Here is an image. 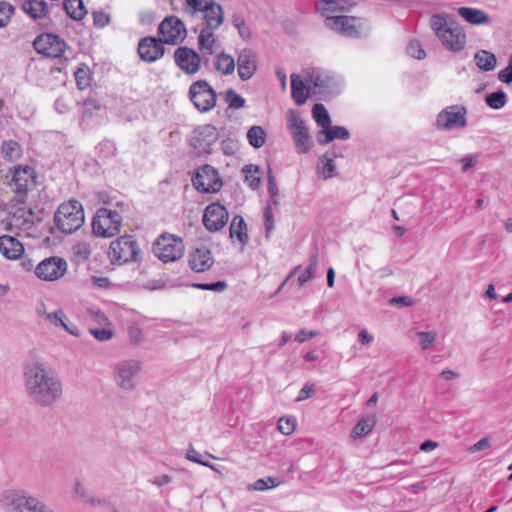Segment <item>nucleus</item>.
<instances>
[{
  "instance_id": "59",
  "label": "nucleus",
  "mask_w": 512,
  "mask_h": 512,
  "mask_svg": "<svg viewBox=\"0 0 512 512\" xmlns=\"http://www.w3.org/2000/svg\"><path fill=\"white\" fill-rule=\"evenodd\" d=\"M109 15L102 11L93 12V22L96 27L103 28L109 24Z\"/></svg>"
},
{
  "instance_id": "23",
  "label": "nucleus",
  "mask_w": 512,
  "mask_h": 512,
  "mask_svg": "<svg viewBox=\"0 0 512 512\" xmlns=\"http://www.w3.org/2000/svg\"><path fill=\"white\" fill-rule=\"evenodd\" d=\"M257 68V54L252 49H242L237 55V70L239 78L242 81L251 79L256 73Z\"/></svg>"
},
{
  "instance_id": "9",
  "label": "nucleus",
  "mask_w": 512,
  "mask_h": 512,
  "mask_svg": "<svg viewBox=\"0 0 512 512\" xmlns=\"http://www.w3.org/2000/svg\"><path fill=\"white\" fill-rule=\"evenodd\" d=\"M287 128L293 138L298 153L306 154L311 149V137L305 121L295 111L287 113Z\"/></svg>"
},
{
  "instance_id": "24",
  "label": "nucleus",
  "mask_w": 512,
  "mask_h": 512,
  "mask_svg": "<svg viewBox=\"0 0 512 512\" xmlns=\"http://www.w3.org/2000/svg\"><path fill=\"white\" fill-rule=\"evenodd\" d=\"M32 212L25 207L15 208L7 218L6 228L9 230H29L33 226Z\"/></svg>"
},
{
  "instance_id": "29",
  "label": "nucleus",
  "mask_w": 512,
  "mask_h": 512,
  "mask_svg": "<svg viewBox=\"0 0 512 512\" xmlns=\"http://www.w3.org/2000/svg\"><path fill=\"white\" fill-rule=\"evenodd\" d=\"M350 137L349 131L343 126H331L321 129L317 134V140L321 145H327L335 139L346 140Z\"/></svg>"
},
{
  "instance_id": "21",
  "label": "nucleus",
  "mask_w": 512,
  "mask_h": 512,
  "mask_svg": "<svg viewBox=\"0 0 512 512\" xmlns=\"http://www.w3.org/2000/svg\"><path fill=\"white\" fill-rule=\"evenodd\" d=\"M37 313L41 316L45 321H47L50 325L54 327H62L69 334L80 337L81 332L77 325L68 324L66 322V316L62 309H57L52 312H47L45 305L41 304L37 308Z\"/></svg>"
},
{
  "instance_id": "13",
  "label": "nucleus",
  "mask_w": 512,
  "mask_h": 512,
  "mask_svg": "<svg viewBox=\"0 0 512 512\" xmlns=\"http://www.w3.org/2000/svg\"><path fill=\"white\" fill-rule=\"evenodd\" d=\"M7 512H55L38 498L28 494H15L7 504Z\"/></svg>"
},
{
  "instance_id": "34",
  "label": "nucleus",
  "mask_w": 512,
  "mask_h": 512,
  "mask_svg": "<svg viewBox=\"0 0 512 512\" xmlns=\"http://www.w3.org/2000/svg\"><path fill=\"white\" fill-rule=\"evenodd\" d=\"M218 139V132L215 126L207 124L199 128L196 140L199 146L206 150Z\"/></svg>"
},
{
  "instance_id": "61",
  "label": "nucleus",
  "mask_w": 512,
  "mask_h": 512,
  "mask_svg": "<svg viewBox=\"0 0 512 512\" xmlns=\"http://www.w3.org/2000/svg\"><path fill=\"white\" fill-rule=\"evenodd\" d=\"M55 109L60 114L67 113L70 109V101L63 96L58 97L55 101Z\"/></svg>"
},
{
  "instance_id": "51",
  "label": "nucleus",
  "mask_w": 512,
  "mask_h": 512,
  "mask_svg": "<svg viewBox=\"0 0 512 512\" xmlns=\"http://www.w3.org/2000/svg\"><path fill=\"white\" fill-rule=\"evenodd\" d=\"M211 0H185L184 10L190 15L201 12Z\"/></svg>"
},
{
  "instance_id": "55",
  "label": "nucleus",
  "mask_w": 512,
  "mask_h": 512,
  "mask_svg": "<svg viewBox=\"0 0 512 512\" xmlns=\"http://www.w3.org/2000/svg\"><path fill=\"white\" fill-rule=\"evenodd\" d=\"M13 12L14 8L12 5L7 2H0V27L8 24Z\"/></svg>"
},
{
  "instance_id": "62",
  "label": "nucleus",
  "mask_w": 512,
  "mask_h": 512,
  "mask_svg": "<svg viewBox=\"0 0 512 512\" xmlns=\"http://www.w3.org/2000/svg\"><path fill=\"white\" fill-rule=\"evenodd\" d=\"M129 337L132 343L139 344L143 340V333L141 329L136 326L132 325L128 329Z\"/></svg>"
},
{
  "instance_id": "7",
  "label": "nucleus",
  "mask_w": 512,
  "mask_h": 512,
  "mask_svg": "<svg viewBox=\"0 0 512 512\" xmlns=\"http://www.w3.org/2000/svg\"><path fill=\"white\" fill-rule=\"evenodd\" d=\"M327 28L350 38H358L369 31L367 22L362 18L340 15L338 18L329 17Z\"/></svg>"
},
{
  "instance_id": "18",
  "label": "nucleus",
  "mask_w": 512,
  "mask_h": 512,
  "mask_svg": "<svg viewBox=\"0 0 512 512\" xmlns=\"http://www.w3.org/2000/svg\"><path fill=\"white\" fill-rule=\"evenodd\" d=\"M67 271V263L63 258L51 257L41 261L36 267V275L45 281H55Z\"/></svg>"
},
{
  "instance_id": "49",
  "label": "nucleus",
  "mask_w": 512,
  "mask_h": 512,
  "mask_svg": "<svg viewBox=\"0 0 512 512\" xmlns=\"http://www.w3.org/2000/svg\"><path fill=\"white\" fill-rule=\"evenodd\" d=\"M75 79L79 89L83 90L87 88L91 80L89 68L86 66L78 68L75 72Z\"/></svg>"
},
{
  "instance_id": "45",
  "label": "nucleus",
  "mask_w": 512,
  "mask_h": 512,
  "mask_svg": "<svg viewBox=\"0 0 512 512\" xmlns=\"http://www.w3.org/2000/svg\"><path fill=\"white\" fill-rule=\"evenodd\" d=\"M232 24L237 29L239 36L243 40H249L252 37L251 27L242 15L234 14L232 17Z\"/></svg>"
},
{
  "instance_id": "52",
  "label": "nucleus",
  "mask_w": 512,
  "mask_h": 512,
  "mask_svg": "<svg viewBox=\"0 0 512 512\" xmlns=\"http://www.w3.org/2000/svg\"><path fill=\"white\" fill-rule=\"evenodd\" d=\"M89 333L101 342L110 340L114 335L112 328L106 326L103 328H89Z\"/></svg>"
},
{
  "instance_id": "40",
  "label": "nucleus",
  "mask_w": 512,
  "mask_h": 512,
  "mask_svg": "<svg viewBox=\"0 0 512 512\" xmlns=\"http://www.w3.org/2000/svg\"><path fill=\"white\" fill-rule=\"evenodd\" d=\"M376 424V419L374 416L372 417H364L361 418L358 423L353 427L352 437L353 438H361L364 435H367L372 431Z\"/></svg>"
},
{
  "instance_id": "39",
  "label": "nucleus",
  "mask_w": 512,
  "mask_h": 512,
  "mask_svg": "<svg viewBox=\"0 0 512 512\" xmlns=\"http://www.w3.org/2000/svg\"><path fill=\"white\" fill-rule=\"evenodd\" d=\"M22 150L18 142L14 140H5L1 145V154L3 158L9 161H15L21 156Z\"/></svg>"
},
{
  "instance_id": "8",
  "label": "nucleus",
  "mask_w": 512,
  "mask_h": 512,
  "mask_svg": "<svg viewBox=\"0 0 512 512\" xmlns=\"http://www.w3.org/2000/svg\"><path fill=\"white\" fill-rule=\"evenodd\" d=\"M138 244L130 236H121L110 243L109 258L113 264H125L137 261L139 256Z\"/></svg>"
},
{
  "instance_id": "60",
  "label": "nucleus",
  "mask_w": 512,
  "mask_h": 512,
  "mask_svg": "<svg viewBox=\"0 0 512 512\" xmlns=\"http://www.w3.org/2000/svg\"><path fill=\"white\" fill-rule=\"evenodd\" d=\"M89 314L97 324L103 326L111 325L108 317L101 310H90Z\"/></svg>"
},
{
  "instance_id": "22",
  "label": "nucleus",
  "mask_w": 512,
  "mask_h": 512,
  "mask_svg": "<svg viewBox=\"0 0 512 512\" xmlns=\"http://www.w3.org/2000/svg\"><path fill=\"white\" fill-rule=\"evenodd\" d=\"M185 246L180 237L162 234V263L174 262L184 255Z\"/></svg>"
},
{
  "instance_id": "41",
  "label": "nucleus",
  "mask_w": 512,
  "mask_h": 512,
  "mask_svg": "<svg viewBox=\"0 0 512 512\" xmlns=\"http://www.w3.org/2000/svg\"><path fill=\"white\" fill-rule=\"evenodd\" d=\"M215 67L221 74L230 75L235 70V60L229 54L221 53L216 58Z\"/></svg>"
},
{
  "instance_id": "56",
  "label": "nucleus",
  "mask_w": 512,
  "mask_h": 512,
  "mask_svg": "<svg viewBox=\"0 0 512 512\" xmlns=\"http://www.w3.org/2000/svg\"><path fill=\"white\" fill-rule=\"evenodd\" d=\"M407 53L415 59H423L426 54L418 41H411L407 46Z\"/></svg>"
},
{
  "instance_id": "33",
  "label": "nucleus",
  "mask_w": 512,
  "mask_h": 512,
  "mask_svg": "<svg viewBox=\"0 0 512 512\" xmlns=\"http://www.w3.org/2000/svg\"><path fill=\"white\" fill-rule=\"evenodd\" d=\"M291 90L292 97L298 105H302L307 101L309 92L311 91L305 80L295 74L291 75Z\"/></svg>"
},
{
  "instance_id": "43",
  "label": "nucleus",
  "mask_w": 512,
  "mask_h": 512,
  "mask_svg": "<svg viewBox=\"0 0 512 512\" xmlns=\"http://www.w3.org/2000/svg\"><path fill=\"white\" fill-rule=\"evenodd\" d=\"M312 117L316 124L322 129L326 128L331 123L330 115L323 104H315L312 109Z\"/></svg>"
},
{
  "instance_id": "2",
  "label": "nucleus",
  "mask_w": 512,
  "mask_h": 512,
  "mask_svg": "<svg viewBox=\"0 0 512 512\" xmlns=\"http://www.w3.org/2000/svg\"><path fill=\"white\" fill-rule=\"evenodd\" d=\"M430 26L441 44L451 52L462 51L467 43L463 27L445 13L433 14Z\"/></svg>"
},
{
  "instance_id": "46",
  "label": "nucleus",
  "mask_w": 512,
  "mask_h": 512,
  "mask_svg": "<svg viewBox=\"0 0 512 512\" xmlns=\"http://www.w3.org/2000/svg\"><path fill=\"white\" fill-rule=\"evenodd\" d=\"M416 335L420 338L419 345L423 351L431 349L437 340L436 331H419Z\"/></svg>"
},
{
  "instance_id": "4",
  "label": "nucleus",
  "mask_w": 512,
  "mask_h": 512,
  "mask_svg": "<svg viewBox=\"0 0 512 512\" xmlns=\"http://www.w3.org/2000/svg\"><path fill=\"white\" fill-rule=\"evenodd\" d=\"M54 222L62 233H74L84 223L82 204L77 200L62 203L55 212Z\"/></svg>"
},
{
  "instance_id": "15",
  "label": "nucleus",
  "mask_w": 512,
  "mask_h": 512,
  "mask_svg": "<svg viewBox=\"0 0 512 512\" xmlns=\"http://www.w3.org/2000/svg\"><path fill=\"white\" fill-rule=\"evenodd\" d=\"M229 214L225 206L215 202L209 204L203 214V224L210 232L221 230L228 222Z\"/></svg>"
},
{
  "instance_id": "64",
  "label": "nucleus",
  "mask_w": 512,
  "mask_h": 512,
  "mask_svg": "<svg viewBox=\"0 0 512 512\" xmlns=\"http://www.w3.org/2000/svg\"><path fill=\"white\" fill-rule=\"evenodd\" d=\"M318 335V332L315 330L307 331L304 329H301L295 336V340L299 343H303L307 341L310 338L316 337Z\"/></svg>"
},
{
  "instance_id": "35",
  "label": "nucleus",
  "mask_w": 512,
  "mask_h": 512,
  "mask_svg": "<svg viewBox=\"0 0 512 512\" xmlns=\"http://www.w3.org/2000/svg\"><path fill=\"white\" fill-rule=\"evenodd\" d=\"M102 115V107L100 103L93 99L88 98L83 102L82 123L89 124L91 121L97 122Z\"/></svg>"
},
{
  "instance_id": "58",
  "label": "nucleus",
  "mask_w": 512,
  "mask_h": 512,
  "mask_svg": "<svg viewBox=\"0 0 512 512\" xmlns=\"http://www.w3.org/2000/svg\"><path fill=\"white\" fill-rule=\"evenodd\" d=\"M267 190H268V193L270 194V197H271V201L273 202V204H278V187H277V184L275 182V178L274 176L272 175V172L271 170H269V173H268V185H267Z\"/></svg>"
},
{
  "instance_id": "26",
  "label": "nucleus",
  "mask_w": 512,
  "mask_h": 512,
  "mask_svg": "<svg viewBox=\"0 0 512 512\" xmlns=\"http://www.w3.org/2000/svg\"><path fill=\"white\" fill-rule=\"evenodd\" d=\"M0 253L9 260H17L24 253L23 244L10 235L0 236Z\"/></svg>"
},
{
  "instance_id": "38",
  "label": "nucleus",
  "mask_w": 512,
  "mask_h": 512,
  "mask_svg": "<svg viewBox=\"0 0 512 512\" xmlns=\"http://www.w3.org/2000/svg\"><path fill=\"white\" fill-rule=\"evenodd\" d=\"M476 65L483 71H491L496 66V57L492 52L480 50L474 56Z\"/></svg>"
},
{
  "instance_id": "12",
  "label": "nucleus",
  "mask_w": 512,
  "mask_h": 512,
  "mask_svg": "<svg viewBox=\"0 0 512 512\" xmlns=\"http://www.w3.org/2000/svg\"><path fill=\"white\" fill-rule=\"evenodd\" d=\"M37 53L48 58H59L66 49V43L58 35L43 33L37 36L33 42Z\"/></svg>"
},
{
  "instance_id": "27",
  "label": "nucleus",
  "mask_w": 512,
  "mask_h": 512,
  "mask_svg": "<svg viewBox=\"0 0 512 512\" xmlns=\"http://www.w3.org/2000/svg\"><path fill=\"white\" fill-rule=\"evenodd\" d=\"M138 54L143 61L154 62L160 55V38L145 37L138 45Z\"/></svg>"
},
{
  "instance_id": "30",
  "label": "nucleus",
  "mask_w": 512,
  "mask_h": 512,
  "mask_svg": "<svg viewBox=\"0 0 512 512\" xmlns=\"http://www.w3.org/2000/svg\"><path fill=\"white\" fill-rule=\"evenodd\" d=\"M316 175L323 180L331 179L337 176L336 164L329 154H323L319 157L316 166Z\"/></svg>"
},
{
  "instance_id": "10",
  "label": "nucleus",
  "mask_w": 512,
  "mask_h": 512,
  "mask_svg": "<svg viewBox=\"0 0 512 512\" xmlns=\"http://www.w3.org/2000/svg\"><path fill=\"white\" fill-rule=\"evenodd\" d=\"M189 98L200 112H208L216 105L217 94L205 80L193 82L189 88Z\"/></svg>"
},
{
  "instance_id": "63",
  "label": "nucleus",
  "mask_w": 512,
  "mask_h": 512,
  "mask_svg": "<svg viewBox=\"0 0 512 512\" xmlns=\"http://www.w3.org/2000/svg\"><path fill=\"white\" fill-rule=\"evenodd\" d=\"M498 79L507 84L512 82V58L510 59L508 66L499 72Z\"/></svg>"
},
{
  "instance_id": "25",
  "label": "nucleus",
  "mask_w": 512,
  "mask_h": 512,
  "mask_svg": "<svg viewBox=\"0 0 512 512\" xmlns=\"http://www.w3.org/2000/svg\"><path fill=\"white\" fill-rule=\"evenodd\" d=\"M213 264L214 258L208 248H197L189 255V266L195 272L207 271Z\"/></svg>"
},
{
  "instance_id": "16",
  "label": "nucleus",
  "mask_w": 512,
  "mask_h": 512,
  "mask_svg": "<svg viewBox=\"0 0 512 512\" xmlns=\"http://www.w3.org/2000/svg\"><path fill=\"white\" fill-rule=\"evenodd\" d=\"M194 187L204 193L216 192L221 188L217 171L209 165L199 168L192 178Z\"/></svg>"
},
{
  "instance_id": "1",
  "label": "nucleus",
  "mask_w": 512,
  "mask_h": 512,
  "mask_svg": "<svg viewBox=\"0 0 512 512\" xmlns=\"http://www.w3.org/2000/svg\"><path fill=\"white\" fill-rule=\"evenodd\" d=\"M23 378L28 397L37 405L48 407L62 397V381L41 359H31L24 363Z\"/></svg>"
},
{
  "instance_id": "3",
  "label": "nucleus",
  "mask_w": 512,
  "mask_h": 512,
  "mask_svg": "<svg viewBox=\"0 0 512 512\" xmlns=\"http://www.w3.org/2000/svg\"><path fill=\"white\" fill-rule=\"evenodd\" d=\"M130 214V205L117 202L114 207L100 208L92 221V232L97 237L110 238L120 232L122 222Z\"/></svg>"
},
{
  "instance_id": "5",
  "label": "nucleus",
  "mask_w": 512,
  "mask_h": 512,
  "mask_svg": "<svg viewBox=\"0 0 512 512\" xmlns=\"http://www.w3.org/2000/svg\"><path fill=\"white\" fill-rule=\"evenodd\" d=\"M11 181L9 186L15 193V197L20 204H24L28 191L36 185V173L33 167L29 165H19L10 170Z\"/></svg>"
},
{
  "instance_id": "11",
  "label": "nucleus",
  "mask_w": 512,
  "mask_h": 512,
  "mask_svg": "<svg viewBox=\"0 0 512 512\" xmlns=\"http://www.w3.org/2000/svg\"><path fill=\"white\" fill-rule=\"evenodd\" d=\"M467 111L465 107L459 105L448 106L437 116L436 127L438 130H453L464 128L467 125Z\"/></svg>"
},
{
  "instance_id": "28",
  "label": "nucleus",
  "mask_w": 512,
  "mask_h": 512,
  "mask_svg": "<svg viewBox=\"0 0 512 512\" xmlns=\"http://www.w3.org/2000/svg\"><path fill=\"white\" fill-rule=\"evenodd\" d=\"M203 13L204 21L210 30L217 29L221 26L224 20V13L222 6L211 0V2L201 11Z\"/></svg>"
},
{
  "instance_id": "50",
  "label": "nucleus",
  "mask_w": 512,
  "mask_h": 512,
  "mask_svg": "<svg viewBox=\"0 0 512 512\" xmlns=\"http://www.w3.org/2000/svg\"><path fill=\"white\" fill-rule=\"evenodd\" d=\"M243 172L245 174L246 181L249 183V186L253 189L258 188L261 183L260 177L256 175L259 172L258 168L252 165L245 166Z\"/></svg>"
},
{
  "instance_id": "37",
  "label": "nucleus",
  "mask_w": 512,
  "mask_h": 512,
  "mask_svg": "<svg viewBox=\"0 0 512 512\" xmlns=\"http://www.w3.org/2000/svg\"><path fill=\"white\" fill-rule=\"evenodd\" d=\"M63 8L67 15L74 20L83 19L87 13L82 0H64Z\"/></svg>"
},
{
  "instance_id": "17",
  "label": "nucleus",
  "mask_w": 512,
  "mask_h": 512,
  "mask_svg": "<svg viewBox=\"0 0 512 512\" xmlns=\"http://www.w3.org/2000/svg\"><path fill=\"white\" fill-rule=\"evenodd\" d=\"M302 77L314 94H323L333 85V78L330 74L319 68L303 70Z\"/></svg>"
},
{
  "instance_id": "14",
  "label": "nucleus",
  "mask_w": 512,
  "mask_h": 512,
  "mask_svg": "<svg viewBox=\"0 0 512 512\" xmlns=\"http://www.w3.org/2000/svg\"><path fill=\"white\" fill-rule=\"evenodd\" d=\"M186 36V26L178 17L169 16L162 20V44L176 45L183 42Z\"/></svg>"
},
{
  "instance_id": "53",
  "label": "nucleus",
  "mask_w": 512,
  "mask_h": 512,
  "mask_svg": "<svg viewBox=\"0 0 512 512\" xmlns=\"http://www.w3.org/2000/svg\"><path fill=\"white\" fill-rule=\"evenodd\" d=\"M278 485V481L273 477L258 479L252 486H249V490L264 491L268 488H273Z\"/></svg>"
},
{
  "instance_id": "6",
  "label": "nucleus",
  "mask_w": 512,
  "mask_h": 512,
  "mask_svg": "<svg viewBox=\"0 0 512 512\" xmlns=\"http://www.w3.org/2000/svg\"><path fill=\"white\" fill-rule=\"evenodd\" d=\"M141 362L135 359L119 361L113 368V379L117 387L124 391H133L138 384Z\"/></svg>"
},
{
  "instance_id": "31",
  "label": "nucleus",
  "mask_w": 512,
  "mask_h": 512,
  "mask_svg": "<svg viewBox=\"0 0 512 512\" xmlns=\"http://www.w3.org/2000/svg\"><path fill=\"white\" fill-rule=\"evenodd\" d=\"M457 13L465 21L473 25L487 24L490 21L489 15L478 8L460 7L457 9Z\"/></svg>"
},
{
  "instance_id": "32",
  "label": "nucleus",
  "mask_w": 512,
  "mask_h": 512,
  "mask_svg": "<svg viewBox=\"0 0 512 512\" xmlns=\"http://www.w3.org/2000/svg\"><path fill=\"white\" fill-rule=\"evenodd\" d=\"M229 231L230 238H236L242 247L248 243L249 236L247 232V224L242 216L236 215L233 217L230 223Z\"/></svg>"
},
{
  "instance_id": "44",
  "label": "nucleus",
  "mask_w": 512,
  "mask_h": 512,
  "mask_svg": "<svg viewBox=\"0 0 512 512\" xmlns=\"http://www.w3.org/2000/svg\"><path fill=\"white\" fill-rule=\"evenodd\" d=\"M249 144L254 148L262 147L266 142V133L260 126H252L247 132Z\"/></svg>"
},
{
  "instance_id": "36",
  "label": "nucleus",
  "mask_w": 512,
  "mask_h": 512,
  "mask_svg": "<svg viewBox=\"0 0 512 512\" xmlns=\"http://www.w3.org/2000/svg\"><path fill=\"white\" fill-rule=\"evenodd\" d=\"M22 9L33 19H40L46 16L48 4L45 0H25Z\"/></svg>"
},
{
  "instance_id": "47",
  "label": "nucleus",
  "mask_w": 512,
  "mask_h": 512,
  "mask_svg": "<svg viewBox=\"0 0 512 512\" xmlns=\"http://www.w3.org/2000/svg\"><path fill=\"white\" fill-rule=\"evenodd\" d=\"M224 98L230 109H240L245 106V99L232 88L225 92Z\"/></svg>"
},
{
  "instance_id": "19",
  "label": "nucleus",
  "mask_w": 512,
  "mask_h": 512,
  "mask_svg": "<svg viewBox=\"0 0 512 512\" xmlns=\"http://www.w3.org/2000/svg\"><path fill=\"white\" fill-rule=\"evenodd\" d=\"M316 11L324 18L327 27L328 19L338 18L342 13L349 12L353 3L349 0H318L315 4Z\"/></svg>"
},
{
  "instance_id": "48",
  "label": "nucleus",
  "mask_w": 512,
  "mask_h": 512,
  "mask_svg": "<svg viewBox=\"0 0 512 512\" xmlns=\"http://www.w3.org/2000/svg\"><path fill=\"white\" fill-rule=\"evenodd\" d=\"M507 102V95L502 90L493 92L486 97V103L493 109H501Z\"/></svg>"
},
{
  "instance_id": "54",
  "label": "nucleus",
  "mask_w": 512,
  "mask_h": 512,
  "mask_svg": "<svg viewBox=\"0 0 512 512\" xmlns=\"http://www.w3.org/2000/svg\"><path fill=\"white\" fill-rule=\"evenodd\" d=\"M192 286L200 290L223 292L227 288V283L225 281H217L214 283H194Z\"/></svg>"
},
{
  "instance_id": "20",
  "label": "nucleus",
  "mask_w": 512,
  "mask_h": 512,
  "mask_svg": "<svg viewBox=\"0 0 512 512\" xmlns=\"http://www.w3.org/2000/svg\"><path fill=\"white\" fill-rule=\"evenodd\" d=\"M174 60L177 66L186 74H196L200 69L201 59L199 54L186 46L178 47L175 50Z\"/></svg>"
},
{
  "instance_id": "57",
  "label": "nucleus",
  "mask_w": 512,
  "mask_h": 512,
  "mask_svg": "<svg viewBox=\"0 0 512 512\" xmlns=\"http://www.w3.org/2000/svg\"><path fill=\"white\" fill-rule=\"evenodd\" d=\"M277 427L282 434L290 435L295 430V423L289 418H280Z\"/></svg>"
},
{
  "instance_id": "42",
  "label": "nucleus",
  "mask_w": 512,
  "mask_h": 512,
  "mask_svg": "<svg viewBox=\"0 0 512 512\" xmlns=\"http://www.w3.org/2000/svg\"><path fill=\"white\" fill-rule=\"evenodd\" d=\"M215 42L214 34L209 28L201 30L198 36V45L203 53L212 54Z\"/></svg>"
}]
</instances>
